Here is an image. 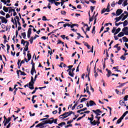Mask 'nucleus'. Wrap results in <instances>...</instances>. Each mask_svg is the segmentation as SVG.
<instances>
[{"label": "nucleus", "instance_id": "34", "mask_svg": "<svg viewBox=\"0 0 128 128\" xmlns=\"http://www.w3.org/2000/svg\"><path fill=\"white\" fill-rule=\"evenodd\" d=\"M128 16V15L124 16L122 19V22H123V20H126V18H127Z\"/></svg>", "mask_w": 128, "mask_h": 128}, {"label": "nucleus", "instance_id": "17", "mask_svg": "<svg viewBox=\"0 0 128 128\" xmlns=\"http://www.w3.org/2000/svg\"><path fill=\"white\" fill-rule=\"evenodd\" d=\"M116 20V22H120V20H122V18L120 17H118V18H115Z\"/></svg>", "mask_w": 128, "mask_h": 128}, {"label": "nucleus", "instance_id": "54", "mask_svg": "<svg viewBox=\"0 0 128 128\" xmlns=\"http://www.w3.org/2000/svg\"><path fill=\"white\" fill-rule=\"evenodd\" d=\"M70 30H72V32H76L78 30H74V28H72Z\"/></svg>", "mask_w": 128, "mask_h": 128}, {"label": "nucleus", "instance_id": "53", "mask_svg": "<svg viewBox=\"0 0 128 128\" xmlns=\"http://www.w3.org/2000/svg\"><path fill=\"white\" fill-rule=\"evenodd\" d=\"M61 14H64V16H66V11L62 10Z\"/></svg>", "mask_w": 128, "mask_h": 128}, {"label": "nucleus", "instance_id": "43", "mask_svg": "<svg viewBox=\"0 0 128 128\" xmlns=\"http://www.w3.org/2000/svg\"><path fill=\"white\" fill-rule=\"evenodd\" d=\"M0 14H2V16H6V13L2 10L0 11Z\"/></svg>", "mask_w": 128, "mask_h": 128}, {"label": "nucleus", "instance_id": "37", "mask_svg": "<svg viewBox=\"0 0 128 128\" xmlns=\"http://www.w3.org/2000/svg\"><path fill=\"white\" fill-rule=\"evenodd\" d=\"M49 2H51L52 4H54L56 2V0H48Z\"/></svg>", "mask_w": 128, "mask_h": 128}, {"label": "nucleus", "instance_id": "60", "mask_svg": "<svg viewBox=\"0 0 128 128\" xmlns=\"http://www.w3.org/2000/svg\"><path fill=\"white\" fill-rule=\"evenodd\" d=\"M72 122H74L73 120H70L67 122V124H72Z\"/></svg>", "mask_w": 128, "mask_h": 128}, {"label": "nucleus", "instance_id": "27", "mask_svg": "<svg viewBox=\"0 0 128 128\" xmlns=\"http://www.w3.org/2000/svg\"><path fill=\"white\" fill-rule=\"evenodd\" d=\"M96 8V6H90V10L92 12H94V8Z\"/></svg>", "mask_w": 128, "mask_h": 128}, {"label": "nucleus", "instance_id": "31", "mask_svg": "<svg viewBox=\"0 0 128 128\" xmlns=\"http://www.w3.org/2000/svg\"><path fill=\"white\" fill-rule=\"evenodd\" d=\"M12 118H8V119H6V124H8V122H10V120Z\"/></svg>", "mask_w": 128, "mask_h": 128}, {"label": "nucleus", "instance_id": "12", "mask_svg": "<svg viewBox=\"0 0 128 128\" xmlns=\"http://www.w3.org/2000/svg\"><path fill=\"white\" fill-rule=\"evenodd\" d=\"M1 28H5L6 30V31H8V26H6V25H4V24H2V25H1Z\"/></svg>", "mask_w": 128, "mask_h": 128}, {"label": "nucleus", "instance_id": "59", "mask_svg": "<svg viewBox=\"0 0 128 128\" xmlns=\"http://www.w3.org/2000/svg\"><path fill=\"white\" fill-rule=\"evenodd\" d=\"M86 32H90V27H87L86 28Z\"/></svg>", "mask_w": 128, "mask_h": 128}, {"label": "nucleus", "instance_id": "48", "mask_svg": "<svg viewBox=\"0 0 128 128\" xmlns=\"http://www.w3.org/2000/svg\"><path fill=\"white\" fill-rule=\"evenodd\" d=\"M29 114L30 115V116H36V114L34 113L33 114H32V112H29Z\"/></svg>", "mask_w": 128, "mask_h": 128}, {"label": "nucleus", "instance_id": "6", "mask_svg": "<svg viewBox=\"0 0 128 128\" xmlns=\"http://www.w3.org/2000/svg\"><path fill=\"white\" fill-rule=\"evenodd\" d=\"M2 18L1 22L2 24H8V20L4 16H2Z\"/></svg>", "mask_w": 128, "mask_h": 128}, {"label": "nucleus", "instance_id": "46", "mask_svg": "<svg viewBox=\"0 0 128 128\" xmlns=\"http://www.w3.org/2000/svg\"><path fill=\"white\" fill-rule=\"evenodd\" d=\"M89 2H92V4H96V1L94 0H89Z\"/></svg>", "mask_w": 128, "mask_h": 128}, {"label": "nucleus", "instance_id": "62", "mask_svg": "<svg viewBox=\"0 0 128 128\" xmlns=\"http://www.w3.org/2000/svg\"><path fill=\"white\" fill-rule=\"evenodd\" d=\"M98 114V113H102V111H100V110L98 109L96 110V114Z\"/></svg>", "mask_w": 128, "mask_h": 128}, {"label": "nucleus", "instance_id": "55", "mask_svg": "<svg viewBox=\"0 0 128 128\" xmlns=\"http://www.w3.org/2000/svg\"><path fill=\"white\" fill-rule=\"evenodd\" d=\"M21 44H24H24H26V42H24V40H22Z\"/></svg>", "mask_w": 128, "mask_h": 128}, {"label": "nucleus", "instance_id": "56", "mask_svg": "<svg viewBox=\"0 0 128 128\" xmlns=\"http://www.w3.org/2000/svg\"><path fill=\"white\" fill-rule=\"evenodd\" d=\"M88 52H94V46H92V49L90 51Z\"/></svg>", "mask_w": 128, "mask_h": 128}, {"label": "nucleus", "instance_id": "24", "mask_svg": "<svg viewBox=\"0 0 128 128\" xmlns=\"http://www.w3.org/2000/svg\"><path fill=\"white\" fill-rule=\"evenodd\" d=\"M44 126V124L40 123V124H37V125L36 126V128H40V126Z\"/></svg>", "mask_w": 128, "mask_h": 128}, {"label": "nucleus", "instance_id": "8", "mask_svg": "<svg viewBox=\"0 0 128 128\" xmlns=\"http://www.w3.org/2000/svg\"><path fill=\"white\" fill-rule=\"evenodd\" d=\"M34 72H35V74L36 72V69H34V64H33L32 66V68L31 70V74L32 76H34Z\"/></svg>", "mask_w": 128, "mask_h": 128}, {"label": "nucleus", "instance_id": "18", "mask_svg": "<svg viewBox=\"0 0 128 128\" xmlns=\"http://www.w3.org/2000/svg\"><path fill=\"white\" fill-rule=\"evenodd\" d=\"M122 40H123L124 42H128V38H126V36L123 37Z\"/></svg>", "mask_w": 128, "mask_h": 128}, {"label": "nucleus", "instance_id": "36", "mask_svg": "<svg viewBox=\"0 0 128 128\" xmlns=\"http://www.w3.org/2000/svg\"><path fill=\"white\" fill-rule=\"evenodd\" d=\"M14 24H15L16 28H18V22H16V20L14 18Z\"/></svg>", "mask_w": 128, "mask_h": 128}, {"label": "nucleus", "instance_id": "3", "mask_svg": "<svg viewBox=\"0 0 128 128\" xmlns=\"http://www.w3.org/2000/svg\"><path fill=\"white\" fill-rule=\"evenodd\" d=\"M58 122V119H54V118H50V120H48L46 124H52L54 123L56 124V123Z\"/></svg>", "mask_w": 128, "mask_h": 128}, {"label": "nucleus", "instance_id": "47", "mask_svg": "<svg viewBox=\"0 0 128 128\" xmlns=\"http://www.w3.org/2000/svg\"><path fill=\"white\" fill-rule=\"evenodd\" d=\"M64 2H66V1H64V0H61V6H64Z\"/></svg>", "mask_w": 128, "mask_h": 128}, {"label": "nucleus", "instance_id": "30", "mask_svg": "<svg viewBox=\"0 0 128 128\" xmlns=\"http://www.w3.org/2000/svg\"><path fill=\"white\" fill-rule=\"evenodd\" d=\"M128 95L125 96L124 97V102H126V100H128Z\"/></svg>", "mask_w": 128, "mask_h": 128}, {"label": "nucleus", "instance_id": "14", "mask_svg": "<svg viewBox=\"0 0 128 128\" xmlns=\"http://www.w3.org/2000/svg\"><path fill=\"white\" fill-rule=\"evenodd\" d=\"M98 14L97 13L96 14V15L94 16V24H96V16H98Z\"/></svg>", "mask_w": 128, "mask_h": 128}, {"label": "nucleus", "instance_id": "9", "mask_svg": "<svg viewBox=\"0 0 128 128\" xmlns=\"http://www.w3.org/2000/svg\"><path fill=\"white\" fill-rule=\"evenodd\" d=\"M8 8H14V7L6 8V6H4L3 7V10H4L5 12H8Z\"/></svg>", "mask_w": 128, "mask_h": 128}, {"label": "nucleus", "instance_id": "4", "mask_svg": "<svg viewBox=\"0 0 128 128\" xmlns=\"http://www.w3.org/2000/svg\"><path fill=\"white\" fill-rule=\"evenodd\" d=\"M122 9H118L116 11V16H120L122 14Z\"/></svg>", "mask_w": 128, "mask_h": 128}, {"label": "nucleus", "instance_id": "10", "mask_svg": "<svg viewBox=\"0 0 128 128\" xmlns=\"http://www.w3.org/2000/svg\"><path fill=\"white\" fill-rule=\"evenodd\" d=\"M106 72H108V74H106V76H108V78H110V74H112V71L108 68L106 69Z\"/></svg>", "mask_w": 128, "mask_h": 128}, {"label": "nucleus", "instance_id": "25", "mask_svg": "<svg viewBox=\"0 0 128 128\" xmlns=\"http://www.w3.org/2000/svg\"><path fill=\"white\" fill-rule=\"evenodd\" d=\"M74 26H78V24H72L71 25V28H74Z\"/></svg>", "mask_w": 128, "mask_h": 128}, {"label": "nucleus", "instance_id": "51", "mask_svg": "<svg viewBox=\"0 0 128 128\" xmlns=\"http://www.w3.org/2000/svg\"><path fill=\"white\" fill-rule=\"evenodd\" d=\"M20 75L21 76H26V73H24V72L20 71Z\"/></svg>", "mask_w": 128, "mask_h": 128}, {"label": "nucleus", "instance_id": "42", "mask_svg": "<svg viewBox=\"0 0 128 128\" xmlns=\"http://www.w3.org/2000/svg\"><path fill=\"white\" fill-rule=\"evenodd\" d=\"M120 24H122V22H120L118 24L115 23V26H118Z\"/></svg>", "mask_w": 128, "mask_h": 128}, {"label": "nucleus", "instance_id": "20", "mask_svg": "<svg viewBox=\"0 0 128 128\" xmlns=\"http://www.w3.org/2000/svg\"><path fill=\"white\" fill-rule=\"evenodd\" d=\"M84 108V105L82 104H80L77 106V110H80V108Z\"/></svg>", "mask_w": 128, "mask_h": 128}, {"label": "nucleus", "instance_id": "61", "mask_svg": "<svg viewBox=\"0 0 128 128\" xmlns=\"http://www.w3.org/2000/svg\"><path fill=\"white\" fill-rule=\"evenodd\" d=\"M4 42L6 44V35L4 36Z\"/></svg>", "mask_w": 128, "mask_h": 128}, {"label": "nucleus", "instance_id": "52", "mask_svg": "<svg viewBox=\"0 0 128 128\" xmlns=\"http://www.w3.org/2000/svg\"><path fill=\"white\" fill-rule=\"evenodd\" d=\"M126 88H125L122 89V94H124V92H125L126 90Z\"/></svg>", "mask_w": 128, "mask_h": 128}, {"label": "nucleus", "instance_id": "23", "mask_svg": "<svg viewBox=\"0 0 128 128\" xmlns=\"http://www.w3.org/2000/svg\"><path fill=\"white\" fill-rule=\"evenodd\" d=\"M123 24H124V26H128V20H126L124 22Z\"/></svg>", "mask_w": 128, "mask_h": 128}, {"label": "nucleus", "instance_id": "2", "mask_svg": "<svg viewBox=\"0 0 128 128\" xmlns=\"http://www.w3.org/2000/svg\"><path fill=\"white\" fill-rule=\"evenodd\" d=\"M38 78V75L36 74L34 77H34L31 76V81L29 82L28 88L30 90H34V82H36V79Z\"/></svg>", "mask_w": 128, "mask_h": 128}, {"label": "nucleus", "instance_id": "40", "mask_svg": "<svg viewBox=\"0 0 128 128\" xmlns=\"http://www.w3.org/2000/svg\"><path fill=\"white\" fill-rule=\"evenodd\" d=\"M54 4L55 6H58V4H60V2H56Z\"/></svg>", "mask_w": 128, "mask_h": 128}, {"label": "nucleus", "instance_id": "45", "mask_svg": "<svg viewBox=\"0 0 128 128\" xmlns=\"http://www.w3.org/2000/svg\"><path fill=\"white\" fill-rule=\"evenodd\" d=\"M128 2H124V3L122 4L123 6H128Z\"/></svg>", "mask_w": 128, "mask_h": 128}, {"label": "nucleus", "instance_id": "1", "mask_svg": "<svg viewBox=\"0 0 128 128\" xmlns=\"http://www.w3.org/2000/svg\"><path fill=\"white\" fill-rule=\"evenodd\" d=\"M74 114V112H72V111H70L69 112H66L63 114L60 115L59 116V118L61 120H64V118H68V116H70V114Z\"/></svg>", "mask_w": 128, "mask_h": 128}, {"label": "nucleus", "instance_id": "49", "mask_svg": "<svg viewBox=\"0 0 128 128\" xmlns=\"http://www.w3.org/2000/svg\"><path fill=\"white\" fill-rule=\"evenodd\" d=\"M42 20H48L46 17V16H43L42 18Z\"/></svg>", "mask_w": 128, "mask_h": 128}, {"label": "nucleus", "instance_id": "15", "mask_svg": "<svg viewBox=\"0 0 128 128\" xmlns=\"http://www.w3.org/2000/svg\"><path fill=\"white\" fill-rule=\"evenodd\" d=\"M90 124L92 126H96V120H94L93 122L92 121V122H90Z\"/></svg>", "mask_w": 128, "mask_h": 128}, {"label": "nucleus", "instance_id": "5", "mask_svg": "<svg viewBox=\"0 0 128 128\" xmlns=\"http://www.w3.org/2000/svg\"><path fill=\"white\" fill-rule=\"evenodd\" d=\"M120 32V28H118L117 30L116 27L112 28V32Z\"/></svg>", "mask_w": 128, "mask_h": 128}, {"label": "nucleus", "instance_id": "41", "mask_svg": "<svg viewBox=\"0 0 128 128\" xmlns=\"http://www.w3.org/2000/svg\"><path fill=\"white\" fill-rule=\"evenodd\" d=\"M116 6V4L114 3V1L112 4H111V6L112 8H114V6Z\"/></svg>", "mask_w": 128, "mask_h": 128}, {"label": "nucleus", "instance_id": "44", "mask_svg": "<svg viewBox=\"0 0 128 128\" xmlns=\"http://www.w3.org/2000/svg\"><path fill=\"white\" fill-rule=\"evenodd\" d=\"M16 12V10H14V8L10 9L9 10V14H10V12Z\"/></svg>", "mask_w": 128, "mask_h": 128}, {"label": "nucleus", "instance_id": "32", "mask_svg": "<svg viewBox=\"0 0 128 128\" xmlns=\"http://www.w3.org/2000/svg\"><path fill=\"white\" fill-rule=\"evenodd\" d=\"M126 85V83H122L120 84V86H118L117 88H122V86H124Z\"/></svg>", "mask_w": 128, "mask_h": 128}, {"label": "nucleus", "instance_id": "19", "mask_svg": "<svg viewBox=\"0 0 128 128\" xmlns=\"http://www.w3.org/2000/svg\"><path fill=\"white\" fill-rule=\"evenodd\" d=\"M78 106V102H76V103L74 105V106L72 108V110H74L76 108V106Z\"/></svg>", "mask_w": 128, "mask_h": 128}, {"label": "nucleus", "instance_id": "33", "mask_svg": "<svg viewBox=\"0 0 128 128\" xmlns=\"http://www.w3.org/2000/svg\"><path fill=\"white\" fill-rule=\"evenodd\" d=\"M86 100H88V99L86 98H82L80 102H86Z\"/></svg>", "mask_w": 128, "mask_h": 128}, {"label": "nucleus", "instance_id": "16", "mask_svg": "<svg viewBox=\"0 0 128 128\" xmlns=\"http://www.w3.org/2000/svg\"><path fill=\"white\" fill-rule=\"evenodd\" d=\"M27 56H28V60H30V59L32 58V55L30 54H28Z\"/></svg>", "mask_w": 128, "mask_h": 128}, {"label": "nucleus", "instance_id": "21", "mask_svg": "<svg viewBox=\"0 0 128 128\" xmlns=\"http://www.w3.org/2000/svg\"><path fill=\"white\" fill-rule=\"evenodd\" d=\"M68 74L69 76H72V78H74V72L72 73V72L70 71L69 72Z\"/></svg>", "mask_w": 128, "mask_h": 128}, {"label": "nucleus", "instance_id": "13", "mask_svg": "<svg viewBox=\"0 0 128 128\" xmlns=\"http://www.w3.org/2000/svg\"><path fill=\"white\" fill-rule=\"evenodd\" d=\"M122 32H128V27H124L123 29H122Z\"/></svg>", "mask_w": 128, "mask_h": 128}, {"label": "nucleus", "instance_id": "29", "mask_svg": "<svg viewBox=\"0 0 128 128\" xmlns=\"http://www.w3.org/2000/svg\"><path fill=\"white\" fill-rule=\"evenodd\" d=\"M77 34L78 36L77 37L78 40H80V38H84V36H80V34L77 33Z\"/></svg>", "mask_w": 128, "mask_h": 128}, {"label": "nucleus", "instance_id": "28", "mask_svg": "<svg viewBox=\"0 0 128 128\" xmlns=\"http://www.w3.org/2000/svg\"><path fill=\"white\" fill-rule=\"evenodd\" d=\"M64 125H66V122H62L58 124V126H64Z\"/></svg>", "mask_w": 128, "mask_h": 128}, {"label": "nucleus", "instance_id": "50", "mask_svg": "<svg viewBox=\"0 0 128 128\" xmlns=\"http://www.w3.org/2000/svg\"><path fill=\"white\" fill-rule=\"evenodd\" d=\"M120 58L122 60H126V57H124V56H122Z\"/></svg>", "mask_w": 128, "mask_h": 128}, {"label": "nucleus", "instance_id": "39", "mask_svg": "<svg viewBox=\"0 0 128 128\" xmlns=\"http://www.w3.org/2000/svg\"><path fill=\"white\" fill-rule=\"evenodd\" d=\"M22 36H23V38H26V32L22 33Z\"/></svg>", "mask_w": 128, "mask_h": 128}, {"label": "nucleus", "instance_id": "58", "mask_svg": "<svg viewBox=\"0 0 128 128\" xmlns=\"http://www.w3.org/2000/svg\"><path fill=\"white\" fill-rule=\"evenodd\" d=\"M17 20V22H20V18H18V16H16V19Z\"/></svg>", "mask_w": 128, "mask_h": 128}, {"label": "nucleus", "instance_id": "38", "mask_svg": "<svg viewBox=\"0 0 128 128\" xmlns=\"http://www.w3.org/2000/svg\"><path fill=\"white\" fill-rule=\"evenodd\" d=\"M88 120H90V124L92 122V120H94V118H88Z\"/></svg>", "mask_w": 128, "mask_h": 128}, {"label": "nucleus", "instance_id": "7", "mask_svg": "<svg viewBox=\"0 0 128 128\" xmlns=\"http://www.w3.org/2000/svg\"><path fill=\"white\" fill-rule=\"evenodd\" d=\"M126 34V36H128V32H120L118 35V38H122V36H124Z\"/></svg>", "mask_w": 128, "mask_h": 128}, {"label": "nucleus", "instance_id": "64", "mask_svg": "<svg viewBox=\"0 0 128 128\" xmlns=\"http://www.w3.org/2000/svg\"><path fill=\"white\" fill-rule=\"evenodd\" d=\"M10 18V14H6V18Z\"/></svg>", "mask_w": 128, "mask_h": 128}, {"label": "nucleus", "instance_id": "22", "mask_svg": "<svg viewBox=\"0 0 128 128\" xmlns=\"http://www.w3.org/2000/svg\"><path fill=\"white\" fill-rule=\"evenodd\" d=\"M120 104L122 106H124V101H123L122 100H120Z\"/></svg>", "mask_w": 128, "mask_h": 128}, {"label": "nucleus", "instance_id": "26", "mask_svg": "<svg viewBox=\"0 0 128 128\" xmlns=\"http://www.w3.org/2000/svg\"><path fill=\"white\" fill-rule=\"evenodd\" d=\"M94 14L92 17H90L89 18V22H92V20H94Z\"/></svg>", "mask_w": 128, "mask_h": 128}, {"label": "nucleus", "instance_id": "63", "mask_svg": "<svg viewBox=\"0 0 128 128\" xmlns=\"http://www.w3.org/2000/svg\"><path fill=\"white\" fill-rule=\"evenodd\" d=\"M106 12V8H104V9L102 10L101 14H104V12Z\"/></svg>", "mask_w": 128, "mask_h": 128}, {"label": "nucleus", "instance_id": "57", "mask_svg": "<svg viewBox=\"0 0 128 128\" xmlns=\"http://www.w3.org/2000/svg\"><path fill=\"white\" fill-rule=\"evenodd\" d=\"M6 0H1L0 2H3V4H6Z\"/></svg>", "mask_w": 128, "mask_h": 128}, {"label": "nucleus", "instance_id": "35", "mask_svg": "<svg viewBox=\"0 0 128 128\" xmlns=\"http://www.w3.org/2000/svg\"><path fill=\"white\" fill-rule=\"evenodd\" d=\"M28 46H25L24 48V52H28Z\"/></svg>", "mask_w": 128, "mask_h": 128}, {"label": "nucleus", "instance_id": "11", "mask_svg": "<svg viewBox=\"0 0 128 128\" xmlns=\"http://www.w3.org/2000/svg\"><path fill=\"white\" fill-rule=\"evenodd\" d=\"M89 104H90V106H96V102H94L92 100H90L89 102Z\"/></svg>", "mask_w": 128, "mask_h": 128}]
</instances>
